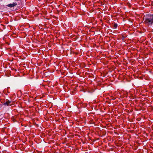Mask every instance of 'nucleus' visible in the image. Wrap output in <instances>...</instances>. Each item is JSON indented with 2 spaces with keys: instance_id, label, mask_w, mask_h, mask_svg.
Wrapping results in <instances>:
<instances>
[{
  "instance_id": "obj_2",
  "label": "nucleus",
  "mask_w": 153,
  "mask_h": 153,
  "mask_svg": "<svg viewBox=\"0 0 153 153\" xmlns=\"http://www.w3.org/2000/svg\"><path fill=\"white\" fill-rule=\"evenodd\" d=\"M16 3L15 2L13 3L9 4L7 5V6L10 7H13L16 6Z\"/></svg>"
},
{
  "instance_id": "obj_3",
  "label": "nucleus",
  "mask_w": 153,
  "mask_h": 153,
  "mask_svg": "<svg viewBox=\"0 0 153 153\" xmlns=\"http://www.w3.org/2000/svg\"><path fill=\"white\" fill-rule=\"evenodd\" d=\"M10 102H11L9 100H6V102L4 103V105H8Z\"/></svg>"
},
{
  "instance_id": "obj_5",
  "label": "nucleus",
  "mask_w": 153,
  "mask_h": 153,
  "mask_svg": "<svg viewBox=\"0 0 153 153\" xmlns=\"http://www.w3.org/2000/svg\"><path fill=\"white\" fill-rule=\"evenodd\" d=\"M101 85V83L100 82H98L97 84H96V86H100Z\"/></svg>"
},
{
  "instance_id": "obj_4",
  "label": "nucleus",
  "mask_w": 153,
  "mask_h": 153,
  "mask_svg": "<svg viewBox=\"0 0 153 153\" xmlns=\"http://www.w3.org/2000/svg\"><path fill=\"white\" fill-rule=\"evenodd\" d=\"M117 27V25L116 23H115L113 25V27L114 28H116Z\"/></svg>"
},
{
  "instance_id": "obj_1",
  "label": "nucleus",
  "mask_w": 153,
  "mask_h": 153,
  "mask_svg": "<svg viewBox=\"0 0 153 153\" xmlns=\"http://www.w3.org/2000/svg\"><path fill=\"white\" fill-rule=\"evenodd\" d=\"M144 22L147 25H151L153 23V16L152 15L147 16Z\"/></svg>"
},
{
  "instance_id": "obj_6",
  "label": "nucleus",
  "mask_w": 153,
  "mask_h": 153,
  "mask_svg": "<svg viewBox=\"0 0 153 153\" xmlns=\"http://www.w3.org/2000/svg\"><path fill=\"white\" fill-rule=\"evenodd\" d=\"M96 47H97V45H96Z\"/></svg>"
}]
</instances>
